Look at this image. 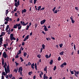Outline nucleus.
<instances>
[{"label":"nucleus","instance_id":"nucleus-1","mask_svg":"<svg viewBox=\"0 0 79 79\" xmlns=\"http://www.w3.org/2000/svg\"><path fill=\"white\" fill-rule=\"evenodd\" d=\"M28 23V22H27V23H25L24 22H23L22 21H21L20 22V23L21 24V25H23V26H26V25H27Z\"/></svg>","mask_w":79,"mask_h":79},{"label":"nucleus","instance_id":"nucleus-2","mask_svg":"<svg viewBox=\"0 0 79 79\" xmlns=\"http://www.w3.org/2000/svg\"><path fill=\"white\" fill-rule=\"evenodd\" d=\"M5 20L6 21H9L10 20V21H12V18H10V17H7L5 19Z\"/></svg>","mask_w":79,"mask_h":79},{"label":"nucleus","instance_id":"nucleus-3","mask_svg":"<svg viewBox=\"0 0 79 79\" xmlns=\"http://www.w3.org/2000/svg\"><path fill=\"white\" fill-rule=\"evenodd\" d=\"M20 5V1L19 0L17 2H17H15V6L16 7H18V6H19Z\"/></svg>","mask_w":79,"mask_h":79},{"label":"nucleus","instance_id":"nucleus-4","mask_svg":"<svg viewBox=\"0 0 79 79\" xmlns=\"http://www.w3.org/2000/svg\"><path fill=\"white\" fill-rule=\"evenodd\" d=\"M7 55L6 53V52H4L3 54V56L5 58H7Z\"/></svg>","mask_w":79,"mask_h":79},{"label":"nucleus","instance_id":"nucleus-5","mask_svg":"<svg viewBox=\"0 0 79 79\" xmlns=\"http://www.w3.org/2000/svg\"><path fill=\"white\" fill-rule=\"evenodd\" d=\"M6 74L8 73H9L10 72V69H7L6 68H4Z\"/></svg>","mask_w":79,"mask_h":79},{"label":"nucleus","instance_id":"nucleus-6","mask_svg":"<svg viewBox=\"0 0 79 79\" xmlns=\"http://www.w3.org/2000/svg\"><path fill=\"white\" fill-rule=\"evenodd\" d=\"M70 19L72 23H75V21L73 19V18L72 16H71V17H70Z\"/></svg>","mask_w":79,"mask_h":79},{"label":"nucleus","instance_id":"nucleus-7","mask_svg":"<svg viewBox=\"0 0 79 79\" xmlns=\"http://www.w3.org/2000/svg\"><path fill=\"white\" fill-rule=\"evenodd\" d=\"M29 36V35H28L27 36H26L25 38L24 39V40H23V41H26L28 39Z\"/></svg>","mask_w":79,"mask_h":79},{"label":"nucleus","instance_id":"nucleus-8","mask_svg":"<svg viewBox=\"0 0 79 79\" xmlns=\"http://www.w3.org/2000/svg\"><path fill=\"white\" fill-rule=\"evenodd\" d=\"M23 71V68L22 67H19V72H22Z\"/></svg>","mask_w":79,"mask_h":79},{"label":"nucleus","instance_id":"nucleus-9","mask_svg":"<svg viewBox=\"0 0 79 79\" xmlns=\"http://www.w3.org/2000/svg\"><path fill=\"white\" fill-rule=\"evenodd\" d=\"M46 21V19H43L42 20V21H41L40 22L41 24H44L45 22Z\"/></svg>","mask_w":79,"mask_h":79},{"label":"nucleus","instance_id":"nucleus-10","mask_svg":"<svg viewBox=\"0 0 79 79\" xmlns=\"http://www.w3.org/2000/svg\"><path fill=\"white\" fill-rule=\"evenodd\" d=\"M34 66H35L34 63H33V64H31V68H32L33 69H35V67H34Z\"/></svg>","mask_w":79,"mask_h":79},{"label":"nucleus","instance_id":"nucleus-11","mask_svg":"<svg viewBox=\"0 0 79 79\" xmlns=\"http://www.w3.org/2000/svg\"><path fill=\"white\" fill-rule=\"evenodd\" d=\"M18 67H17V69H14V72H15V73H17L18 72Z\"/></svg>","mask_w":79,"mask_h":79},{"label":"nucleus","instance_id":"nucleus-12","mask_svg":"<svg viewBox=\"0 0 79 79\" xmlns=\"http://www.w3.org/2000/svg\"><path fill=\"white\" fill-rule=\"evenodd\" d=\"M44 30L45 31H48V30L47 29L46 26H44Z\"/></svg>","mask_w":79,"mask_h":79},{"label":"nucleus","instance_id":"nucleus-13","mask_svg":"<svg viewBox=\"0 0 79 79\" xmlns=\"http://www.w3.org/2000/svg\"><path fill=\"white\" fill-rule=\"evenodd\" d=\"M27 10L26 9H24L23 10H22V14H23V13L26 12Z\"/></svg>","mask_w":79,"mask_h":79},{"label":"nucleus","instance_id":"nucleus-14","mask_svg":"<svg viewBox=\"0 0 79 79\" xmlns=\"http://www.w3.org/2000/svg\"><path fill=\"white\" fill-rule=\"evenodd\" d=\"M10 40L11 41H12V40H16V39L15 37H12L11 38H10Z\"/></svg>","mask_w":79,"mask_h":79},{"label":"nucleus","instance_id":"nucleus-15","mask_svg":"<svg viewBox=\"0 0 79 79\" xmlns=\"http://www.w3.org/2000/svg\"><path fill=\"white\" fill-rule=\"evenodd\" d=\"M2 65H4V60L3 58H2Z\"/></svg>","mask_w":79,"mask_h":79},{"label":"nucleus","instance_id":"nucleus-16","mask_svg":"<svg viewBox=\"0 0 79 79\" xmlns=\"http://www.w3.org/2000/svg\"><path fill=\"white\" fill-rule=\"evenodd\" d=\"M74 72L75 73H76V74L78 75L79 74V71H76V70H74Z\"/></svg>","mask_w":79,"mask_h":79},{"label":"nucleus","instance_id":"nucleus-17","mask_svg":"<svg viewBox=\"0 0 79 79\" xmlns=\"http://www.w3.org/2000/svg\"><path fill=\"white\" fill-rule=\"evenodd\" d=\"M2 37L0 38V42L1 43H2V42L3 41Z\"/></svg>","mask_w":79,"mask_h":79},{"label":"nucleus","instance_id":"nucleus-18","mask_svg":"<svg viewBox=\"0 0 79 79\" xmlns=\"http://www.w3.org/2000/svg\"><path fill=\"white\" fill-rule=\"evenodd\" d=\"M9 28V25H8L6 26V31H8Z\"/></svg>","mask_w":79,"mask_h":79},{"label":"nucleus","instance_id":"nucleus-19","mask_svg":"<svg viewBox=\"0 0 79 79\" xmlns=\"http://www.w3.org/2000/svg\"><path fill=\"white\" fill-rule=\"evenodd\" d=\"M53 60H51V61L50 62V64L52 65L53 64Z\"/></svg>","mask_w":79,"mask_h":79},{"label":"nucleus","instance_id":"nucleus-20","mask_svg":"<svg viewBox=\"0 0 79 79\" xmlns=\"http://www.w3.org/2000/svg\"><path fill=\"white\" fill-rule=\"evenodd\" d=\"M35 69H36V70H37V66L36 63H35Z\"/></svg>","mask_w":79,"mask_h":79},{"label":"nucleus","instance_id":"nucleus-21","mask_svg":"<svg viewBox=\"0 0 79 79\" xmlns=\"http://www.w3.org/2000/svg\"><path fill=\"white\" fill-rule=\"evenodd\" d=\"M64 53V51H62L60 53V55L61 56H63V55Z\"/></svg>","mask_w":79,"mask_h":79},{"label":"nucleus","instance_id":"nucleus-22","mask_svg":"<svg viewBox=\"0 0 79 79\" xmlns=\"http://www.w3.org/2000/svg\"><path fill=\"white\" fill-rule=\"evenodd\" d=\"M16 25H17V27H19L20 26H21V25L20 23H19L18 24L17 23L16 24Z\"/></svg>","mask_w":79,"mask_h":79},{"label":"nucleus","instance_id":"nucleus-23","mask_svg":"<svg viewBox=\"0 0 79 79\" xmlns=\"http://www.w3.org/2000/svg\"><path fill=\"white\" fill-rule=\"evenodd\" d=\"M27 55V53L26 52H23V56H24V57H25Z\"/></svg>","mask_w":79,"mask_h":79},{"label":"nucleus","instance_id":"nucleus-24","mask_svg":"<svg viewBox=\"0 0 79 79\" xmlns=\"http://www.w3.org/2000/svg\"><path fill=\"white\" fill-rule=\"evenodd\" d=\"M47 66H45L44 69V70L45 71H47Z\"/></svg>","mask_w":79,"mask_h":79},{"label":"nucleus","instance_id":"nucleus-25","mask_svg":"<svg viewBox=\"0 0 79 79\" xmlns=\"http://www.w3.org/2000/svg\"><path fill=\"white\" fill-rule=\"evenodd\" d=\"M6 66H7V64L6 62L5 63L4 65L3 66L4 67V68H6Z\"/></svg>","mask_w":79,"mask_h":79},{"label":"nucleus","instance_id":"nucleus-26","mask_svg":"<svg viewBox=\"0 0 79 79\" xmlns=\"http://www.w3.org/2000/svg\"><path fill=\"white\" fill-rule=\"evenodd\" d=\"M46 39L47 41L50 40H51V39L50 37L46 38Z\"/></svg>","mask_w":79,"mask_h":79},{"label":"nucleus","instance_id":"nucleus-27","mask_svg":"<svg viewBox=\"0 0 79 79\" xmlns=\"http://www.w3.org/2000/svg\"><path fill=\"white\" fill-rule=\"evenodd\" d=\"M30 27V26H28V25H27V28H26V30H29V28Z\"/></svg>","mask_w":79,"mask_h":79},{"label":"nucleus","instance_id":"nucleus-28","mask_svg":"<svg viewBox=\"0 0 79 79\" xmlns=\"http://www.w3.org/2000/svg\"><path fill=\"white\" fill-rule=\"evenodd\" d=\"M8 10H9V9H7L6 10V15H8V13H9Z\"/></svg>","mask_w":79,"mask_h":79},{"label":"nucleus","instance_id":"nucleus-29","mask_svg":"<svg viewBox=\"0 0 79 79\" xmlns=\"http://www.w3.org/2000/svg\"><path fill=\"white\" fill-rule=\"evenodd\" d=\"M71 70L70 69V72H71V74H73L74 73V71H71Z\"/></svg>","mask_w":79,"mask_h":79},{"label":"nucleus","instance_id":"nucleus-30","mask_svg":"<svg viewBox=\"0 0 79 79\" xmlns=\"http://www.w3.org/2000/svg\"><path fill=\"white\" fill-rule=\"evenodd\" d=\"M3 75L4 76L6 75V73L5 72H3L2 74V75Z\"/></svg>","mask_w":79,"mask_h":79},{"label":"nucleus","instance_id":"nucleus-31","mask_svg":"<svg viewBox=\"0 0 79 79\" xmlns=\"http://www.w3.org/2000/svg\"><path fill=\"white\" fill-rule=\"evenodd\" d=\"M42 47L43 48L45 49V45H44V44H43L42 45Z\"/></svg>","mask_w":79,"mask_h":79},{"label":"nucleus","instance_id":"nucleus-32","mask_svg":"<svg viewBox=\"0 0 79 79\" xmlns=\"http://www.w3.org/2000/svg\"><path fill=\"white\" fill-rule=\"evenodd\" d=\"M17 26L16 24L14 25V26L13 27V28H17Z\"/></svg>","mask_w":79,"mask_h":79},{"label":"nucleus","instance_id":"nucleus-33","mask_svg":"<svg viewBox=\"0 0 79 79\" xmlns=\"http://www.w3.org/2000/svg\"><path fill=\"white\" fill-rule=\"evenodd\" d=\"M41 56L40 55V54H39L37 55V57L39 58H41Z\"/></svg>","mask_w":79,"mask_h":79},{"label":"nucleus","instance_id":"nucleus-34","mask_svg":"<svg viewBox=\"0 0 79 79\" xmlns=\"http://www.w3.org/2000/svg\"><path fill=\"white\" fill-rule=\"evenodd\" d=\"M14 37V34H11L10 35V38Z\"/></svg>","mask_w":79,"mask_h":79},{"label":"nucleus","instance_id":"nucleus-35","mask_svg":"<svg viewBox=\"0 0 79 79\" xmlns=\"http://www.w3.org/2000/svg\"><path fill=\"white\" fill-rule=\"evenodd\" d=\"M7 69H9V70H10V67H9V64H8L7 67Z\"/></svg>","mask_w":79,"mask_h":79},{"label":"nucleus","instance_id":"nucleus-36","mask_svg":"<svg viewBox=\"0 0 79 79\" xmlns=\"http://www.w3.org/2000/svg\"><path fill=\"white\" fill-rule=\"evenodd\" d=\"M15 64L16 65V66H18V65H19V64L18 63H17V62L16 61H15Z\"/></svg>","mask_w":79,"mask_h":79},{"label":"nucleus","instance_id":"nucleus-37","mask_svg":"<svg viewBox=\"0 0 79 79\" xmlns=\"http://www.w3.org/2000/svg\"><path fill=\"white\" fill-rule=\"evenodd\" d=\"M20 60H21V62H22L24 61V60H23V58L20 57Z\"/></svg>","mask_w":79,"mask_h":79},{"label":"nucleus","instance_id":"nucleus-38","mask_svg":"<svg viewBox=\"0 0 79 79\" xmlns=\"http://www.w3.org/2000/svg\"><path fill=\"white\" fill-rule=\"evenodd\" d=\"M56 69V66H55L53 68V70L55 71Z\"/></svg>","mask_w":79,"mask_h":79},{"label":"nucleus","instance_id":"nucleus-39","mask_svg":"<svg viewBox=\"0 0 79 79\" xmlns=\"http://www.w3.org/2000/svg\"><path fill=\"white\" fill-rule=\"evenodd\" d=\"M32 72L31 71V72H29L28 73V74L29 75H31V74H32Z\"/></svg>","mask_w":79,"mask_h":79},{"label":"nucleus","instance_id":"nucleus-40","mask_svg":"<svg viewBox=\"0 0 79 79\" xmlns=\"http://www.w3.org/2000/svg\"><path fill=\"white\" fill-rule=\"evenodd\" d=\"M75 9L77 11H78V8L77 7H75Z\"/></svg>","mask_w":79,"mask_h":79},{"label":"nucleus","instance_id":"nucleus-41","mask_svg":"<svg viewBox=\"0 0 79 79\" xmlns=\"http://www.w3.org/2000/svg\"><path fill=\"white\" fill-rule=\"evenodd\" d=\"M63 65H64V66H66V65H67V64L66 62H64L63 64H62Z\"/></svg>","mask_w":79,"mask_h":79},{"label":"nucleus","instance_id":"nucleus-42","mask_svg":"<svg viewBox=\"0 0 79 79\" xmlns=\"http://www.w3.org/2000/svg\"><path fill=\"white\" fill-rule=\"evenodd\" d=\"M3 46H4L5 48H6V44H4L3 45Z\"/></svg>","mask_w":79,"mask_h":79},{"label":"nucleus","instance_id":"nucleus-43","mask_svg":"<svg viewBox=\"0 0 79 79\" xmlns=\"http://www.w3.org/2000/svg\"><path fill=\"white\" fill-rule=\"evenodd\" d=\"M62 46H63V44H60V48H62Z\"/></svg>","mask_w":79,"mask_h":79},{"label":"nucleus","instance_id":"nucleus-44","mask_svg":"<svg viewBox=\"0 0 79 79\" xmlns=\"http://www.w3.org/2000/svg\"><path fill=\"white\" fill-rule=\"evenodd\" d=\"M22 28V26H19V27H18V29L19 30L20 29Z\"/></svg>","mask_w":79,"mask_h":79},{"label":"nucleus","instance_id":"nucleus-45","mask_svg":"<svg viewBox=\"0 0 79 79\" xmlns=\"http://www.w3.org/2000/svg\"><path fill=\"white\" fill-rule=\"evenodd\" d=\"M48 77L45 76V77H44V79H48Z\"/></svg>","mask_w":79,"mask_h":79},{"label":"nucleus","instance_id":"nucleus-46","mask_svg":"<svg viewBox=\"0 0 79 79\" xmlns=\"http://www.w3.org/2000/svg\"><path fill=\"white\" fill-rule=\"evenodd\" d=\"M56 9V7H55L54 8H53V9H52V11L54 12Z\"/></svg>","mask_w":79,"mask_h":79},{"label":"nucleus","instance_id":"nucleus-47","mask_svg":"<svg viewBox=\"0 0 79 79\" xmlns=\"http://www.w3.org/2000/svg\"><path fill=\"white\" fill-rule=\"evenodd\" d=\"M61 60V57L60 56L58 57V60L60 61Z\"/></svg>","mask_w":79,"mask_h":79},{"label":"nucleus","instance_id":"nucleus-48","mask_svg":"<svg viewBox=\"0 0 79 79\" xmlns=\"http://www.w3.org/2000/svg\"><path fill=\"white\" fill-rule=\"evenodd\" d=\"M19 54H21V50H19Z\"/></svg>","mask_w":79,"mask_h":79},{"label":"nucleus","instance_id":"nucleus-49","mask_svg":"<svg viewBox=\"0 0 79 79\" xmlns=\"http://www.w3.org/2000/svg\"><path fill=\"white\" fill-rule=\"evenodd\" d=\"M57 13V10H56L55 11H54V13L55 14H56V13Z\"/></svg>","mask_w":79,"mask_h":79},{"label":"nucleus","instance_id":"nucleus-50","mask_svg":"<svg viewBox=\"0 0 79 79\" xmlns=\"http://www.w3.org/2000/svg\"><path fill=\"white\" fill-rule=\"evenodd\" d=\"M45 57L47 59L48 58V55L47 54L46 55Z\"/></svg>","mask_w":79,"mask_h":79},{"label":"nucleus","instance_id":"nucleus-51","mask_svg":"<svg viewBox=\"0 0 79 79\" xmlns=\"http://www.w3.org/2000/svg\"><path fill=\"white\" fill-rule=\"evenodd\" d=\"M60 67H61V68H62L64 67V65L62 64L61 65H60Z\"/></svg>","mask_w":79,"mask_h":79},{"label":"nucleus","instance_id":"nucleus-52","mask_svg":"<svg viewBox=\"0 0 79 79\" xmlns=\"http://www.w3.org/2000/svg\"><path fill=\"white\" fill-rule=\"evenodd\" d=\"M10 28L9 29V30H8H8L6 32H8L9 31L10 32Z\"/></svg>","mask_w":79,"mask_h":79},{"label":"nucleus","instance_id":"nucleus-53","mask_svg":"<svg viewBox=\"0 0 79 79\" xmlns=\"http://www.w3.org/2000/svg\"><path fill=\"white\" fill-rule=\"evenodd\" d=\"M17 9L16 7H15V9H14V11L15 12L16 11H17Z\"/></svg>","mask_w":79,"mask_h":79},{"label":"nucleus","instance_id":"nucleus-54","mask_svg":"<svg viewBox=\"0 0 79 79\" xmlns=\"http://www.w3.org/2000/svg\"><path fill=\"white\" fill-rule=\"evenodd\" d=\"M37 0H34V4H36Z\"/></svg>","mask_w":79,"mask_h":79},{"label":"nucleus","instance_id":"nucleus-55","mask_svg":"<svg viewBox=\"0 0 79 79\" xmlns=\"http://www.w3.org/2000/svg\"><path fill=\"white\" fill-rule=\"evenodd\" d=\"M15 16L16 17H18V16L17 15V13H15Z\"/></svg>","mask_w":79,"mask_h":79},{"label":"nucleus","instance_id":"nucleus-56","mask_svg":"<svg viewBox=\"0 0 79 79\" xmlns=\"http://www.w3.org/2000/svg\"><path fill=\"white\" fill-rule=\"evenodd\" d=\"M27 64H28V65L29 66H30L31 65V63L30 62L28 63Z\"/></svg>","mask_w":79,"mask_h":79},{"label":"nucleus","instance_id":"nucleus-57","mask_svg":"<svg viewBox=\"0 0 79 79\" xmlns=\"http://www.w3.org/2000/svg\"><path fill=\"white\" fill-rule=\"evenodd\" d=\"M42 33L44 34V35H46V33L44 32V31H42Z\"/></svg>","mask_w":79,"mask_h":79},{"label":"nucleus","instance_id":"nucleus-58","mask_svg":"<svg viewBox=\"0 0 79 79\" xmlns=\"http://www.w3.org/2000/svg\"><path fill=\"white\" fill-rule=\"evenodd\" d=\"M44 8H43L42 9H40V11L43 10H44Z\"/></svg>","mask_w":79,"mask_h":79},{"label":"nucleus","instance_id":"nucleus-59","mask_svg":"<svg viewBox=\"0 0 79 79\" xmlns=\"http://www.w3.org/2000/svg\"><path fill=\"white\" fill-rule=\"evenodd\" d=\"M74 74H75V76L76 77H78V76H77V74H76V73H74Z\"/></svg>","mask_w":79,"mask_h":79},{"label":"nucleus","instance_id":"nucleus-60","mask_svg":"<svg viewBox=\"0 0 79 79\" xmlns=\"http://www.w3.org/2000/svg\"><path fill=\"white\" fill-rule=\"evenodd\" d=\"M32 1H33L32 0H30L29 2L31 3H33Z\"/></svg>","mask_w":79,"mask_h":79},{"label":"nucleus","instance_id":"nucleus-61","mask_svg":"<svg viewBox=\"0 0 79 79\" xmlns=\"http://www.w3.org/2000/svg\"><path fill=\"white\" fill-rule=\"evenodd\" d=\"M18 57H19V56L18 55H16L15 56V58H18Z\"/></svg>","mask_w":79,"mask_h":79},{"label":"nucleus","instance_id":"nucleus-62","mask_svg":"<svg viewBox=\"0 0 79 79\" xmlns=\"http://www.w3.org/2000/svg\"><path fill=\"white\" fill-rule=\"evenodd\" d=\"M23 48V47H21V48H20V50H22V51L23 50V49H24V48Z\"/></svg>","mask_w":79,"mask_h":79},{"label":"nucleus","instance_id":"nucleus-63","mask_svg":"<svg viewBox=\"0 0 79 79\" xmlns=\"http://www.w3.org/2000/svg\"><path fill=\"white\" fill-rule=\"evenodd\" d=\"M31 22H30L29 24V25H28V26L31 27Z\"/></svg>","mask_w":79,"mask_h":79},{"label":"nucleus","instance_id":"nucleus-64","mask_svg":"<svg viewBox=\"0 0 79 79\" xmlns=\"http://www.w3.org/2000/svg\"><path fill=\"white\" fill-rule=\"evenodd\" d=\"M4 79V76H3L2 75V78H1V79Z\"/></svg>","mask_w":79,"mask_h":79}]
</instances>
